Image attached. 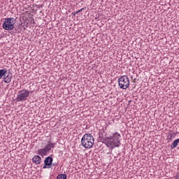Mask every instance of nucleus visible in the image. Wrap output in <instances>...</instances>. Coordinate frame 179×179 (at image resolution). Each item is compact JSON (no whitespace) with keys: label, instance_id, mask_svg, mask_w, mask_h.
<instances>
[{"label":"nucleus","instance_id":"obj_8","mask_svg":"<svg viewBox=\"0 0 179 179\" xmlns=\"http://www.w3.org/2000/svg\"><path fill=\"white\" fill-rule=\"evenodd\" d=\"M48 153V150L45 148L39 149L38 150V155H39V156H41V157H44V156H47Z\"/></svg>","mask_w":179,"mask_h":179},{"label":"nucleus","instance_id":"obj_13","mask_svg":"<svg viewBox=\"0 0 179 179\" xmlns=\"http://www.w3.org/2000/svg\"><path fill=\"white\" fill-rule=\"evenodd\" d=\"M176 137L175 133H169L167 135V140L168 141H173V138Z\"/></svg>","mask_w":179,"mask_h":179},{"label":"nucleus","instance_id":"obj_7","mask_svg":"<svg viewBox=\"0 0 179 179\" xmlns=\"http://www.w3.org/2000/svg\"><path fill=\"white\" fill-rule=\"evenodd\" d=\"M32 163H34V164H40V163H41V157L39 155L34 156L32 158Z\"/></svg>","mask_w":179,"mask_h":179},{"label":"nucleus","instance_id":"obj_1","mask_svg":"<svg viewBox=\"0 0 179 179\" xmlns=\"http://www.w3.org/2000/svg\"><path fill=\"white\" fill-rule=\"evenodd\" d=\"M100 141H103V143L109 148V149H114L115 148H120L121 146V134L118 132L114 133L112 136H108L106 134H99Z\"/></svg>","mask_w":179,"mask_h":179},{"label":"nucleus","instance_id":"obj_10","mask_svg":"<svg viewBox=\"0 0 179 179\" xmlns=\"http://www.w3.org/2000/svg\"><path fill=\"white\" fill-rule=\"evenodd\" d=\"M52 157H46L44 161L45 166H51V164H52Z\"/></svg>","mask_w":179,"mask_h":179},{"label":"nucleus","instance_id":"obj_14","mask_svg":"<svg viewBox=\"0 0 179 179\" xmlns=\"http://www.w3.org/2000/svg\"><path fill=\"white\" fill-rule=\"evenodd\" d=\"M57 179H66V174H59L57 176Z\"/></svg>","mask_w":179,"mask_h":179},{"label":"nucleus","instance_id":"obj_3","mask_svg":"<svg viewBox=\"0 0 179 179\" xmlns=\"http://www.w3.org/2000/svg\"><path fill=\"white\" fill-rule=\"evenodd\" d=\"M15 24H16V18L15 17H6L4 19V22L2 24L4 30H13L15 29Z\"/></svg>","mask_w":179,"mask_h":179},{"label":"nucleus","instance_id":"obj_12","mask_svg":"<svg viewBox=\"0 0 179 179\" xmlns=\"http://www.w3.org/2000/svg\"><path fill=\"white\" fill-rule=\"evenodd\" d=\"M8 72V69H3L0 70V79H2L6 75V73Z\"/></svg>","mask_w":179,"mask_h":179},{"label":"nucleus","instance_id":"obj_9","mask_svg":"<svg viewBox=\"0 0 179 179\" xmlns=\"http://www.w3.org/2000/svg\"><path fill=\"white\" fill-rule=\"evenodd\" d=\"M55 145H57V143H51V142H48V145L44 148L47 152H50V150H51V149H52L53 148H55Z\"/></svg>","mask_w":179,"mask_h":179},{"label":"nucleus","instance_id":"obj_11","mask_svg":"<svg viewBox=\"0 0 179 179\" xmlns=\"http://www.w3.org/2000/svg\"><path fill=\"white\" fill-rule=\"evenodd\" d=\"M179 138L176 139L171 145V149H174L178 146Z\"/></svg>","mask_w":179,"mask_h":179},{"label":"nucleus","instance_id":"obj_2","mask_svg":"<svg viewBox=\"0 0 179 179\" xmlns=\"http://www.w3.org/2000/svg\"><path fill=\"white\" fill-rule=\"evenodd\" d=\"M81 145L85 149H90L94 145V137L92 134H85L81 138Z\"/></svg>","mask_w":179,"mask_h":179},{"label":"nucleus","instance_id":"obj_4","mask_svg":"<svg viewBox=\"0 0 179 179\" xmlns=\"http://www.w3.org/2000/svg\"><path fill=\"white\" fill-rule=\"evenodd\" d=\"M30 96V91L23 89L18 92V94L16 97V101L20 103V101H26L27 99Z\"/></svg>","mask_w":179,"mask_h":179},{"label":"nucleus","instance_id":"obj_5","mask_svg":"<svg viewBox=\"0 0 179 179\" xmlns=\"http://www.w3.org/2000/svg\"><path fill=\"white\" fill-rule=\"evenodd\" d=\"M118 85L120 89L125 90L129 87V78L127 76H122L118 78Z\"/></svg>","mask_w":179,"mask_h":179},{"label":"nucleus","instance_id":"obj_16","mask_svg":"<svg viewBox=\"0 0 179 179\" xmlns=\"http://www.w3.org/2000/svg\"><path fill=\"white\" fill-rule=\"evenodd\" d=\"M47 166H49V165H45V164L43 165V169H47Z\"/></svg>","mask_w":179,"mask_h":179},{"label":"nucleus","instance_id":"obj_6","mask_svg":"<svg viewBox=\"0 0 179 179\" xmlns=\"http://www.w3.org/2000/svg\"><path fill=\"white\" fill-rule=\"evenodd\" d=\"M12 73H6L3 77V82L5 83H10L12 82Z\"/></svg>","mask_w":179,"mask_h":179},{"label":"nucleus","instance_id":"obj_17","mask_svg":"<svg viewBox=\"0 0 179 179\" xmlns=\"http://www.w3.org/2000/svg\"><path fill=\"white\" fill-rule=\"evenodd\" d=\"M37 6H38V8H43V5H39V6L38 5Z\"/></svg>","mask_w":179,"mask_h":179},{"label":"nucleus","instance_id":"obj_15","mask_svg":"<svg viewBox=\"0 0 179 179\" xmlns=\"http://www.w3.org/2000/svg\"><path fill=\"white\" fill-rule=\"evenodd\" d=\"M83 9H84V8H81V9H80V10L76 11V12L74 13V15H78V13H80V12H82V10H83Z\"/></svg>","mask_w":179,"mask_h":179}]
</instances>
